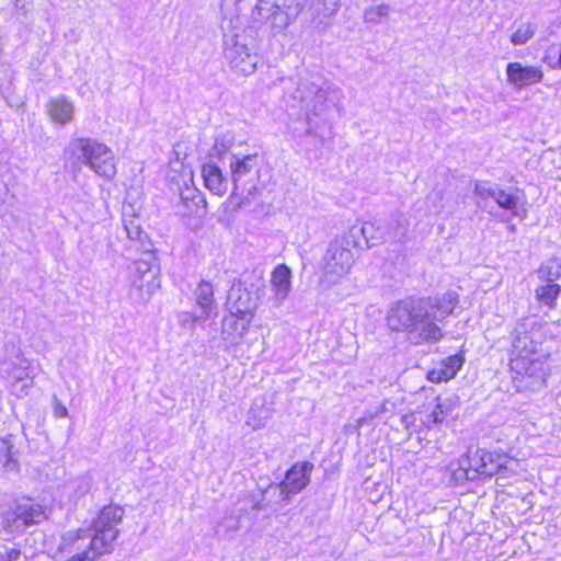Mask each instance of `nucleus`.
<instances>
[{
	"mask_svg": "<svg viewBox=\"0 0 561 561\" xmlns=\"http://www.w3.org/2000/svg\"><path fill=\"white\" fill-rule=\"evenodd\" d=\"M459 296L448 290L435 297H405L392 302L386 324L392 332L405 333L413 345L436 344L444 337L440 323L458 305Z\"/></svg>",
	"mask_w": 561,
	"mask_h": 561,
	"instance_id": "1",
	"label": "nucleus"
},
{
	"mask_svg": "<svg viewBox=\"0 0 561 561\" xmlns=\"http://www.w3.org/2000/svg\"><path fill=\"white\" fill-rule=\"evenodd\" d=\"M546 340L545 325L536 317L520 319L512 332L510 366L517 388L531 391L546 383L545 356L541 345Z\"/></svg>",
	"mask_w": 561,
	"mask_h": 561,
	"instance_id": "2",
	"label": "nucleus"
},
{
	"mask_svg": "<svg viewBox=\"0 0 561 561\" xmlns=\"http://www.w3.org/2000/svg\"><path fill=\"white\" fill-rule=\"evenodd\" d=\"M296 88L289 94V107L291 111L299 110L298 121L304 116V130L300 133L298 127L293 128L296 136L311 135L313 129L319 126L314 118L321 117L328 107L329 94L335 93L330 82L322 80L319 76L300 77L295 82Z\"/></svg>",
	"mask_w": 561,
	"mask_h": 561,
	"instance_id": "3",
	"label": "nucleus"
},
{
	"mask_svg": "<svg viewBox=\"0 0 561 561\" xmlns=\"http://www.w3.org/2000/svg\"><path fill=\"white\" fill-rule=\"evenodd\" d=\"M65 154L75 165H85L105 180H113L117 173L113 150L98 139L75 138L68 144Z\"/></svg>",
	"mask_w": 561,
	"mask_h": 561,
	"instance_id": "4",
	"label": "nucleus"
},
{
	"mask_svg": "<svg viewBox=\"0 0 561 561\" xmlns=\"http://www.w3.org/2000/svg\"><path fill=\"white\" fill-rule=\"evenodd\" d=\"M359 242L350 231L332 240L322 257L321 267L328 283H336L347 275L355 262L353 250L358 249Z\"/></svg>",
	"mask_w": 561,
	"mask_h": 561,
	"instance_id": "5",
	"label": "nucleus"
},
{
	"mask_svg": "<svg viewBox=\"0 0 561 561\" xmlns=\"http://www.w3.org/2000/svg\"><path fill=\"white\" fill-rule=\"evenodd\" d=\"M512 460L496 453L477 449L469 453L459 460V469L456 472L457 478H463L474 481L482 476L492 477L500 474L502 478L507 477V465Z\"/></svg>",
	"mask_w": 561,
	"mask_h": 561,
	"instance_id": "6",
	"label": "nucleus"
},
{
	"mask_svg": "<svg viewBox=\"0 0 561 561\" xmlns=\"http://www.w3.org/2000/svg\"><path fill=\"white\" fill-rule=\"evenodd\" d=\"M46 519V513L42 505L31 499H22L2 514V526L8 534L22 533L28 526Z\"/></svg>",
	"mask_w": 561,
	"mask_h": 561,
	"instance_id": "7",
	"label": "nucleus"
},
{
	"mask_svg": "<svg viewBox=\"0 0 561 561\" xmlns=\"http://www.w3.org/2000/svg\"><path fill=\"white\" fill-rule=\"evenodd\" d=\"M224 45V56L232 71L243 76L255 71L260 58L249 48L243 34L225 35Z\"/></svg>",
	"mask_w": 561,
	"mask_h": 561,
	"instance_id": "8",
	"label": "nucleus"
},
{
	"mask_svg": "<svg viewBox=\"0 0 561 561\" xmlns=\"http://www.w3.org/2000/svg\"><path fill=\"white\" fill-rule=\"evenodd\" d=\"M313 463L310 461L297 462L286 472L285 479L277 484H271L267 492L278 495L284 503H288L291 495L301 492L310 482Z\"/></svg>",
	"mask_w": 561,
	"mask_h": 561,
	"instance_id": "9",
	"label": "nucleus"
},
{
	"mask_svg": "<svg viewBox=\"0 0 561 561\" xmlns=\"http://www.w3.org/2000/svg\"><path fill=\"white\" fill-rule=\"evenodd\" d=\"M257 299V288L254 285L247 286L241 279H234L227 296V312L253 319Z\"/></svg>",
	"mask_w": 561,
	"mask_h": 561,
	"instance_id": "10",
	"label": "nucleus"
},
{
	"mask_svg": "<svg viewBox=\"0 0 561 561\" xmlns=\"http://www.w3.org/2000/svg\"><path fill=\"white\" fill-rule=\"evenodd\" d=\"M473 193L482 199L492 198L500 208L510 213V217H517L520 220L526 218V210L519 208L520 199L515 193L506 192L488 181H477Z\"/></svg>",
	"mask_w": 561,
	"mask_h": 561,
	"instance_id": "11",
	"label": "nucleus"
},
{
	"mask_svg": "<svg viewBox=\"0 0 561 561\" xmlns=\"http://www.w3.org/2000/svg\"><path fill=\"white\" fill-rule=\"evenodd\" d=\"M348 231L359 242L360 248L363 242L367 247H375L379 243L391 241L388 227L381 220L365 222L360 227L353 226Z\"/></svg>",
	"mask_w": 561,
	"mask_h": 561,
	"instance_id": "12",
	"label": "nucleus"
},
{
	"mask_svg": "<svg viewBox=\"0 0 561 561\" xmlns=\"http://www.w3.org/2000/svg\"><path fill=\"white\" fill-rule=\"evenodd\" d=\"M506 76L511 84L520 89L540 82L543 78V72L540 67L524 66L518 61H514L506 66Z\"/></svg>",
	"mask_w": 561,
	"mask_h": 561,
	"instance_id": "13",
	"label": "nucleus"
},
{
	"mask_svg": "<svg viewBox=\"0 0 561 561\" xmlns=\"http://www.w3.org/2000/svg\"><path fill=\"white\" fill-rule=\"evenodd\" d=\"M291 270L285 265H277L271 275V288L273 296L271 301L274 307H280L291 290Z\"/></svg>",
	"mask_w": 561,
	"mask_h": 561,
	"instance_id": "14",
	"label": "nucleus"
},
{
	"mask_svg": "<svg viewBox=\"0 0 561 561\" xmlns=\"http://www.w3.org/2000/svg\"><path fill=\"white\" fill-rule=\"evenodd\" d=\"M20 469V446L13 434L0 436V471L18 472Z\"/></svg>",
	"mask_w": 561,
	"mask_h": 561,
	"instance_id": "15",
	"label": "nucleus"
},
{
	"mask_svg": "<svg viewBox=\"0 0 561 561\" xmlns=\"http://www.w3.org/2000/svg\"><path fill=\"white\" fill-rule=\"evenodd\" d=\"M123 227L130 241L139 243L141 250L146 253L149 252V242L146 232L141 229L140 220L135 214L134 206L131 204H124L122 209Z\"/></svg>",
	"mask_w": 561,
	"mask_h": 561,
	"instance_id": "16",
	"label": "nucleus"
},
{
	"mask_svg": "<svg viewBox=\"0 0 561 561\" xmlns=\"http://www.w3.org/2000/svg\"><path fill=\"white\" fill-rule=\"evenodd\" d=\"M308 12L316 28L324 30L340 8V0H309Z\"/></svg>",
	"mask_w": 561,
	"mask_h": 561,
	"instance_id": "17",
	"label": "nucleus"
},
{
	"mask_svg": "<svg viewBox=\"0 0 561 561\" xmlns=\"http://www.w3.org/2000/svg\"><path fill=\"white\" fill-rule=\"evenodd\" d=\"M252 318L228 312L222 319L221 333L230 344H238L249 331Z\"/></svg>",
	"mask_w": 561,
	"mask_h": 561,
	"instance_id": "18",
	"label": "nucleus"
},
{
	"mask_svg": "<svg viewBox=\"0 0 561 561\" xmlns=\"http://www.w3.org/2000/svg\"><path fill=\"white\" fill-rule=\"evenodd\" d=\"M196 307L199 309L203 321L217 313V302L214 297V287L207 280H202L194 290Z\"/></svg>",
	"mask_w": 561,
	"mask_h": 561,
	"instance_id": "19",
	"label": "nucleus"
},
{
	"mask_svg": "<svg viewBox=\"0 0 561 561\" xmlns=\"http://www.w3.org/2000/svg\"><path fill=\"white\" fill-rule=\"evenodd\" d=\"M465 358L460 354L451 355L427 373V379L432 382H443L453 379L461 369Z\"/></svg>",
	"mask_w": 561,
	"mask_h": 561,
	"instance_id": "20",
	"label": "nucleus"
},
{
	"mask_svg": "<svg viewBox=\"0 0 561 561\" xmlns=\"http://www.w3.org/2000/svg\"><path fill=\"white\" fill-rule=\"evenodd\" d=\"M160 287L159 268L140 278H131L130 295L138 300H148Z\"/></svg>",
	"mask_w": 561,
	"mask_h": 561,
	"instance_id": "21",
	"label": "nucleus"
},
{
	"mask_svg": "<svg viewBox=\"0 0 561 561\" xmlns=\"http://www.w3.org/2000/svg\"><path fill=\"white\" fill-rule=\"evenodd\" d=\"M205 186L215 195L222 196L228 191V180L220 168L214 162H207L202 168Z\"/></svg>",
	"mask_w": 561,
	"mask_h": 561,
	"instance_id": "22",
	"label": "nucleus"
},
{
	"mask_svg": "<svg viewBox=\"0 0 561 561\" xmlns=\"http://www.w3.org/2000/svg\"><path fill=\"white\" fill-rule=\"evenodd\" d=\"M46 110L50 119L59 125L68 124L72 119L75 111L72 103L62 95L50 99L46 104Z\"/></svg>",
	"mask_w": 561,
	"mask_h": 561,
	"instance_id": "23",
	"label": "nucleus"
},
{
	"mask_svg": "<svg viewBox=\"0 0 561 561\" xmlns=\"http://www.w3.org/2000/svg\"><path fill=\"white\" fill-rule=\"evenodd\" d=\"M267 494H273V492H267L266 489L264 491L257 490L244 493L237 502V511L240 516L265 510L268 506L265 502Z\"/></svg>",
	"mask_w": 561,
	"mask_h": 561,
	"instance_id": "24",
	"label": "nucleus"
},
{
	"mask_svg": "<svg viewBox=\"0 0 561 561\" xmlns=\"http://www.w3.org/2000/svg\"><path fill=\"white\" fill-rule=\"evenodd\" d=\"M255 165L256 154H247L242 158H238L236 154H232L230 161L231 176L234 186L232 195L237 194L239 183L242 182L244 176L252 172Z\"/></svg>",
	"mask_w": 561,
	"mask_h": 561,
	"instance_id": "25",
	"label": "nucleus"
},
{
	"mask_svg": "<svg viewBox=\"0 0 561 561\" xmlns=\"http://www.w3.org/2000/svg\"><path fill=\"white\" fill-rule=\"evenodd\" d=\"M180 198L187 214H197L199 209L206 208V201L203 193L194 186H185L181 191Z\"/></svg>",
	"mask_w": 561,
	"mask_h": 561,
	"instance_id": "26",
	"label": "nucleus"
},
{
	"mask_svg": "<svg viewBox=\"0 0 561 561\" xmlns=\"http://www.w3.org/2000/svg\"><path fill=\"white\" fill-rule=\"evenodd\" d=\"M385 224L388 227L391 241H402L410 226L408 217L400 211L391 214Z\"/></svg>",
	"mask_w": 561,
	"mask_h": 561,
	"instance_id": "27",
	"label": "nucleus"
},
{
	"mask_svg": "<svg viewBox=\"0 0 561 561\" xmlns=\"http://www.w3.org/2000/svg\"><path fill=\"white\" fill-rule=\"evenodd\" d=\"M8 366L5 371L9 377L15 381H22L30 376V362L22 354H18L14 359L4 363Z\"/></svg>",
	"mask_w": 561,
	"mask_h": 561,
	"instance_id": "28",
	"label": "nucleus"
},
{
	"mask_svg": "<svg viewBox=\"0 0 561 561\" xmlns=\"http://www.w3.org/2000/svg\"><path fill=\"white\" fill-rule=\"evenodd\" d=\"M272 416V410L264 403L257 404L255 401L249 411L248 425L253 430H259L265 426L268 419Z\"/></svg>",
	"mask_w": 561,
	"mask_h": 561,
	"instance_id": "29",
	"label": "nucleus"
},
{
	"mask_svg": "<svg viewBox=\"0 0 561 561\" xmlns=\"http://www.w3.org/2000/svg\"><path fill=\"white\" fill-rule=\"evenodd\" d=\"M537 30L538 24L535 21L522 22L512 33L510 41L514 46L525 45L528 41H530L534 37Z\"/></svg>",
	"mask_w": 561,
	"mask_h": 561,
	"instance_id": "30",
	"label": "nucleus"
},
{
	"mask_svg": "<svg viewBox=\"0 0 561 561\" xmlns=\"http://www.w3.org/2000/svg\"><path fill=\"white\" fill-rule=\"evenodd\" d=\"M560 293V286L554 283H545L536 288L535 294L536 298L542 306L548 307L549 309L554 307V302Z\"/></svg>",
	"mask_w": 561,
	"mask_h": 561,
	"instance_id": "31",
	"label": "nucleus"
},
{
	"mask_svg": "<svg viewBox=\"0 0 561 561\" xmlns=\"http://www.w3.org/2000/svg\"><path fill=\"white\" fill-rule=\"evenodd\" d=\"M391 12V8L389 4H378L367 8L364 11L363 19L367 24L377 25L382 23L386 19L389 18Z\"/></svg>",
	"mask_w": 561,
	"mask_h": 561,
	"instance_id": "32",
	"label": "nucleus"
},
{
	"mask_svg": "<svg viewBox=\"0 0 561 561\" xmlns=\"http://www.w3.org/2000/svg\"><path fill=\"white\" fill-rule=\"evenodd\" d=\"M450 404L447 401L438 402L424 422L427 427L442 424L448 416Z\"/></svg>",
	"mask_w": 561,
	"mask_h": 561,
	"instance_id": "33",
	"label": "nucleus"
},
{
	"mask_svg": "<svg viewBox=\"0 0 561 561\" xmlns=\"http://www.w3.org/2000/svg\"><path fill=\"white\" fill-rule=\"evenodd\" d=\"M149 259L137 260L133 263L130 268V279L140 278L147 275L149 272L158 270V266L153 264V257L148 254Z\"/></svg>",
	"mask_w": 561,
	"mask_h": 561,
	"instance_id": "34",
	"label": "nucleus"
},
{
	"mask_svg": "<svg viewBox=\"0 0 561 561\" xmlns=\"http://www.w3.org/2000/svg\"><path fill=\"white\" fill-rule=\"evenodd\" d=\"M561 266L556 262H547L542 264L538 271V276L541 279H545L546 283H554L556 279L560 276Z\"/></svg>",
	"mask_w": 561,
	"mask_h": 561,
	"instance_id": "35",
	"label": "nucleus"
},
{
	"mask_svg": "<svg viewBox=\"0 0 561 561\" xmlns=\"http://www.w3.org/2000/svg\"><path fill=\"white\" fill-rule=\"evenodd\" d=\"M70 488L73 489V497L78 500L90 491L91 478L85 476L77 478L71 482Z\"/></svg>",
	"mask_w": 561,
	"mask_h": 561,
	"instance_id": "36",
	"label": "nucleus"
},
{
	"mask_svg": "<svg viewBox=\"0 0 561 561\" xmlns=\"http://www.w3.org/2000/svg\"><path fill=\"white\" fill-rule=\"evenodd\" d=\"M232 145V136L231 135H222L218 136L215 139V144L213 147V156H217L221 158L227 151L230 149Z\"/></svg>",
	"mask_w": 561,
	"mask_h": 561,
	"instance_id": "37",
	"label": "nucleus"
},
{
	"mask_svg": "<svg viewBox=\"0 0 561 561\" xmlns=\"http://www.w3.org/2000/svg\"><path fill=\"white\" fill-rule=\"evenodd\" d=\"M179 321L182 325H190L193 328L197 322H202L201 313L193 314L191 312H182L179 317Z\"/></svg>",
	"mask_w": 561,
	"mask_h": 561,
	"instance_id": "38",
	"label": "nucleus"
},
{
	"mask_svg": "<svg viewBox=\"0 0 561 561\" xmlns=\"http://www.w3.org/2000/svg\"><path fill=\"white\" fill-rule=\"evenodd\" d=\"M21 551L16 548H7L0 550V561H19Z\"/></svg>",
	"mask_w": 561,
	"mask_h": 561,
	"instance_id": "39",
	"label": "nucleus"
},
{
	"mask_svg": "<svg viewBox=\"0 0 561 561\" xmlns=\"http://www.w3.org/2000/svg\"><path fill=\"white\" fill-rule=\"evenodd\" d=\"M220 528H224L226 533L236 531L239 528V517H225L222 523L219 524V529Z\"/></svg>",
	"mask_w": 561,
	"mask_h": 561,
	"instance_id": "40",
	"label": "nucleus"
},
{
	"mask_svg": "<svg viewBox=\"0 0 561 561\" xmlns=\"http://www.w3.org/2000/svg\"><path fill=\"white\" fill-rule=\"evenodd\" d=\"M308 3L309 0H284L282 5L288 9H296L297 12H300L307 7Z\"/></svg>",
	"mask_w": 561,
	"mask_h": 561,
	"instance_id": "41",
	"label": "nucleus"
},
{
	"mask_svg": "<svg viewBox=\"0 0 561 561\" xmlns=\"http://www.w3.org/2000/svg\"><path fill=\"white\" fill-rule=\"evenodd\" d=\"M54 416L57 419H64L68 416V409L56 398L54 404Z\"/></svg>",
	"mask_w": 561,
	"mask_h": 561,
	"instance_id": "42",
	"label": "nucleus"
},
{
	"mask_svg": "<svg viewBox=\"0 0 561 561\" xmlns=\"http://www.w3.org/2000/svg\"><path fill=\"white\" fill-rule=\"evenodd\" d=\"M15 8L16 9H21V10H25L24 0H15Z\"/></svg>",
	"mask_w": 561,
	"mask_h": 561,
	"instance_id": "43",
	"label": "nucleus"
},
{
	"mask_svg": "<svg viewBox=\"0 0 561 561\" xmlns=\"http://www.w3.org/2000/svg\"><path fill=\"white\" fill-rule=\"evenodd\" d=\"M508 229H510V231L514 232L516 228H515L514 225H512V226L508 227Z\"/></svg>",
	"mask_w": 561,
	"mask_h": 561,
	"instance_id": "44",
	"label": "nucleus"
},
{
	"mask_svg": "<svg viewBox=\"0 0 561 561\" xmlns=\"http://www.w3.org/2000/svg\"><path fill=\"white\" fill-rule=\"evenodd\" d=\"M501 221H507L510 217H500Z\"/></svg>",
	"mask_w": 561,
	"mask_h": 561,
	"instance_id": "45",
	"label": "nucleus"
}]
</instances>
